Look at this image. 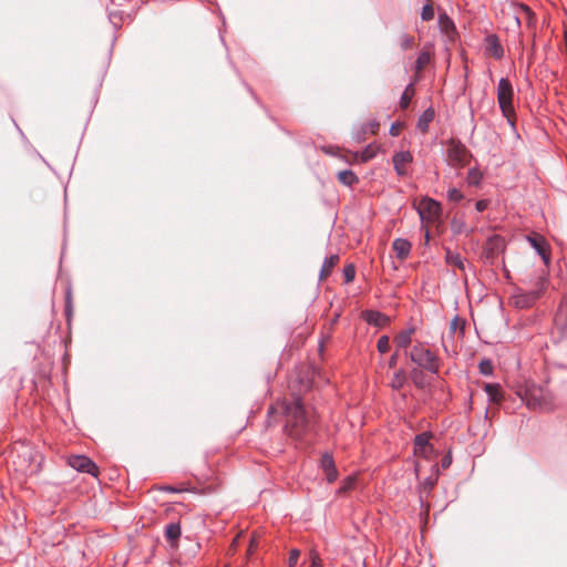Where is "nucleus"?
<instances>
[{"label":"nucleus","instance_id":"1","mask_svg":"<svg viewBox=\"0 0 567 567\" xmlns=\"http://www.w3.org/2000/svg\"><path fill=\"white\" fill-rule=\"evenodd\" d=\"M281 409L286 415L285 431L292 439H300L307 433L310 425V419L299 398L292 402H282Z\"/></svg>","mask_w":567,"mask_h":567},{"label":"nucleus","instance_id":"2","mask_svg":"<svg viewBox=\"0 0 567 567\" xmlns=\"http://www.w3.org/2000/svg\"><path fill=\"white\" fill-rule=\"evenodd\" d=\"M520 396L526 405L533 410L549 412L555 408L554 394L546 388L535 383H526Z\"/></svg>","mask_w":567,"mask_h":567},{"label":"nucleus","instance_id":"3","mask_svg":"<svg viewBox=\"0 0 567 567\" xmlns=\"http://www.w3.org/2000/svg\"><path fill=\"white\" fill-rule=\"evenodd\" d=\"M513 86L508 79H501L497 86V101L503 115L511 124H514L515 110L513 105Z\"/></svg>","mask_w":567,"mask_h":567},{"label":"nucleus","instance_id":"4","mask_svg":"<svg viewBox=\"0 0 567 567\" xmlns=\"http://www.w3.org/2000/svg\"><path fill=\"white\" fill-rule=\"evenodd\" d=\"M410 359L420 368H423L432 373H437L440 370L439 357L422 344H417L412 348L410 351Z\"/></svg>","mask_w":567,"mask_h":567},{"label":"nucleus","instance_id":"5","mask_svg":"<svg viewBox=\"0 0 567 567\" xmlns=\"http://www.w3.org/2000/svg\"><path fill=\"white\" fill-rule=\"evenodd\" d=\"M472 155L458 140H450L446 150L447 164L455 168H462L470 163Z\"/></svg>","mask_w":567,"mask_h":567},{"label":"nucleus","instance_id":"6","mask_svg":"<svg viewBox=\"0 0 567 567\" xmlns=\"http://www.w3.org/2000/svg\"><path fill=\"white\" fill-rule=\"evenodd\" d=\"M547 288V279L544 276H539L535 288L530 291H522L514 296V303L518 308H529L537 299L544 293Z\"/></svg>","mask_w":567,"mask_h":567},{"label":"nucleus","instance_id":"7","mask_svg":"<svg viewBox=\"0 0 567 567\" xmlns=\"http://www.w3.org/2000/svg\"><path fill=\"white\" fill-rule=\"evenodd\" d=\"M417 210L422 220L427 223L434 221L441 214L440 204L431 198H423L419 203Z\"/></svg>","mask_w":567,"mask_h":567},{"label":"nucleus","instance_id":"8","mask_svg":"<svg viewBox=\"0 0 567 567\" xmlns=\"http://www.w3.org/2000/svg\"><path fill=\"white\" fill-rule=\"evenodd\" d=\"M68 464L74 470L97 476L99 470L96 464L84 455H72L68 458Z\"/></svg>","mask_w":567,"mask_h":567},{"label":"nucleus","instance_id":"9","mask_svg":"<svg viewBox=\"0 0 567 567\" xmlns=\"http://www.w3.org/2000/svg\"><path fill=\"white\" fill-rule=\"evenodd\" d=\"M392 161L396 174L405 176L408 174L406 166L412 163L413 156L409 151H401L393 155Z\"/></svg>","mask_w":567,"mask_h":567},{"label":"nucleus","instance_id":"10","mask_svg":"<svg viewBox=\"0 0 567 567\" xmlns=\"http://www.w3.org/2000/svg\"><path fill=\"white\" fill-rule=\"evenodd\" d=\"M485 50L486 53L493 56L496 60H501L504 55L503 47L495 34H489L485 39Z\"/></svg>","mask_w":567,"mask_h":567},{"label":"nucleus","instance_id":"11","mask_svg":"<svg viewBox=\"0 0 567 567\" xmlns=\"http://www.w3.org/2000/svg\"><path fill=\"white\" fill-rule=\"evenodd\" d=\"M431 435L429 433H422L414 439V454L427 456V452L432 450L430 446Z\"/></svg>","mask_w":567,"mask_h":567},{"label":"nucleus","instance_id":"12","mask_svg":"<svg viewBox=\"0 0 567 567\" xmlns=\"http://www.w3.org/2000/svg\"><path fill=\"white\" fill-rule=\"evenodd\" d=\"M363 319L375 327H384L389 323V318L374 310H367L362 313Z\"/></svg>","mask_w":567,"mask_h":567},{"label":"nucleus","instance_id":"13","mask_svg":"<svg viewBox=\"0 0 567 567\" xmlns=\"http://www.w3.org/2000/svg\"><path fill=\"white\" fill-rule=\"evenodd\" d=\"M529 243L537 250V252L542 256L545 264L549 262V251L547 249V244L542 236L529 237Z\"/></svg>","mask_w":567,"mask_h":567},{"label":"nucleus","instance_id":"14","mask_svg":"<svg viewBox=\"0 0 567 567\" xmlns=\"http://www.w3.org/2000/svg\"><path fill=\"white\" fill-rule=\"evenodd\" d=\"M411 247V243L403 238H398L393 241V250L401 260H404L409 256Z\"/></svg>","mask_w":567,"mask_h":567},{"label":"nucleus","instance_id":"15","mask_svg":"<svg viewBox=\"0 0 567 567\" xmlns=\"http://www.w3.org/2000/svg\"><path fill=\"white\" fill-rule=\"evenodd\" d=\"M340 260L339 255H331L328 257L321 267L319 279L320 281L326 280L332 272V269L338 265Z\"/></svg>","mask_w":567,"mask_h":567},{"label":"nucleus","instance_id":"16","mask_svg":"<svg viewBox=\"0 0 567 567\" xmlns=\"http://www.w3.org/2000/svg\"><path fill=\"white\" fill-rule=\"evenodd\" d=\"M337 179L340 184L349 187L359 183V177L350 169L340 171L337 174Z\"/></svg>","mask_w":567,"mask_h":567},{"label":"nucleus","instance_id":"17","mask_svg":"<svg viewBox=\"0 0 567 567\" xmlns=\"http://www.w3.org/2000/svg\"><path fill=\"white\" fill-rule=\"evenodd\" d=\"M434 110L427 109L425 110L422 115L419 117L416 127L423 133H427L429 124L434 120Z\"/></svg>","mask_w":567,"mask_h":567},{"label":"nucleus","instance_id":"18","mask_svg":"<svg viewBox=\"0 0 567 567\" xmlns=\"http://www.w3.org/2000/svg\"><path fill=\"white\" fill-rule=\"evenodd\" d=\"M485 392L494 403H499L503 400L502 388L497 383H486L484 386Z\"/></svg>","mask_w":567,"mask_h":567},{"label":"nucleus","instance_id":"19","mask_svg":"<svg viewBox=\"0 0 567 567\" xmlns=\"http://www.w3.org/2000/svg\"><path fill=\"white\" fill-rule=\"evenodd\" d=\"M514 19L517 25H520L522 19H524L528 24H530L532 20L534 19V14L527 6L519 4L518 11L516 12Z\"/></svg>","mask_w":567,"mask_h":567},{"label":"nucleus","instance_id":"20","mask_svg":"<svg viewBox=\"0 0 567 567\" xmlns=\"http://www.w3.org/2000/svg\"><path fill=\"white\" fill-rule=\"evenodd\" d=\"M413 332H414L413 329L401 331L394 338V342H395L396 347L404 348V349L408 348L412 341Z\"/></svg>","mask_w":567,"mask_h":567},{"label":"nucleus","instance_id":"21","mask_svg":"<svg viewBox=\"0 0 567 567\" xmlns=\"http://www.w3.org/2000/svg\"><path fill=\"white\" fill-rule=\"evenodd\" d=\"M445 260L449 265L454 266L461 270H464V259L456 252L447 249L445 254Z\"/></svg>","mask_w":567,"mask_h":567},{"label":"nucleus","instance_id":"22","mask_svg":"<svg viewBox=\"0 0 567 567\" xmlns=\"http://www.w3.org/2000/svg\"><path fill=\"white\" fill-rule=\"evenodd\" d=\"M414 94H415L414 84H413V83H410V84L405 87V90H404V92H403V94H402V96H401V100H400V107H401V109H403V110L408 109V107H409V105H410L411 100H412V99H413V96H414Z\"/></svg>","mask_w":567,"mask_h":567},{"label":"nucleus","instance_id":"23","mask_svg":"<svg viewBox=\"0 0 567 567\" xmlns=\"http://www.w3.org/2000/svg\"><path fill=\"white\" fill-rule=\"evenodd\" d=\"M410 377L417 388H425L429 383L424 372L421 369H413L410 373Z\"/></svg>","mask_w":567,"mask_h":567},{"label":"nucleus","instance_id":"24","mask_svg":"<svg viewBox=\"0 0 567 567\" xmlns=\"http://www.w3.org/2000/svg\"><path fill=\"white\" fill-rule=\"evenodd\" d=\"M555 324L564 336L567 330V308H560L555 317Z\"/></svg>","mask_w":567,"mask_h":567},{"label":"nucleus","instance_id":"25","mask_svg":"<svg viewBox=\"0 0 567 567\" xmlns=\"http://www.w3.org/2000/svg\"><path fill=\"white\" fill-rule=\"evenodd\" d=\"M439 24L442 31H444L445 33H450L451 31L455 30L454 22L445 12L440 13Z\"/></svg>","mask_w":567,"mask_h":567},{"label":"nucleus","instance_id":"26","mask_svg":"<svg viewBox=\"0 0 567 567\" xmlns=\"http://www.w3.org/2000/svg\"><path fill=\"white\" fill-rule=\"evenodd\" d=\"M465 329V320L460 317H454L450 323V331L452 333H458L460 337H463Z\"/></svg>","mask_w":567,"mask_h":567},{"label":"nucleus","instance_id":"27","mask_svg":"<svg viewBox=\"0 0 567 567\" xmlns=\"http://www.w3.org/2000/svg\"><path fill=\"white\" fill-rule=\"evenodd\" d=\"M167 539L175 543L181 536V527L177 524H169L165 529Z\"/></svg>","mask_w":567,"mask_h":567},{"label":"nucleus","instance_id":"28","mask_svg":"<svg viewBox=\"0 0 567 567\" xmlns=\"http://www.w3.org/2000/svg\"><path fill=\"white\" fill-rule=\"evenodd\" d=\"M405 381H406L405 372L400 369L394 373L392 381H391V386L395 390H399L404 385Z\"/></svg>","mask_w":567,"mask_h":567},{"label":"nucleus","instance_id":"29","mask_svg":"<svg viewBox=\"0 0 567 567\" xmlns=\"http://www.w3.org/2000/svg\"><path fill=\"white\" fill-rule=\"evenodd\" d=\"M483 174L477 168H471L467 173L466 181L472 186H477L481 183Z\"/></svg>","mask_w":567,"mask_h":567},{"label":"nucleus","instance_id":"30","mask_svg":"<svg viewBox=\"0 0 567 567\" xmlns=\"http://www.w3.org/2000/svg\"><path fill=\"white\" fill-rule=\"evenodd\" d=\"M399 42H400V48L403 51L410 50V49H412L414 47V37L410 35L408 33H403L400 37Z\"/></svg>","mask_w":567,"mask_h":567},{"label":"nucleus","instance_id":"31","mask_svg":"<svg viewBox=\"0 0 567 567\" xmlns=\"http://www.w3.org/2000/svg\"><path fill=\"white\" fill-rule=\"evenodd\" d=\"M430 61H431L430 52H422L415 62L416 71L417 72L422 71L430 63Z\"/></svg>","mask_w":567,"mask_h":567},{"label":"nucleus","instance_id":"32","mask_svg":"<svg viewBox=\"0 0 567 567\" xmlns=\"http://www.w3.org/2000/svg\"><path fill=\"white\" fill-rule=\"evenodd\" d=\"M377 155V148L369 145L363 152L360 153V162L367 163Z\"/></svg>","mask_w":567,"mask_h":567},{"label":"nucleus","instance_id":"33","mask_svg":"<svg viewBox=\"0 0 567 567\" xmlns=\"http://www.w3.org/2000/svg\"><path fill=\"white\" fill-rule=\"evenodd\" d=\"M377 348L379 350V352L381 353H385L389 351L390 349V339L388 336H382L379 338L378 340V343H377Z\"/></svg>","mask_w":567,"mask_h":567},{"label":"nucleus","instance_id":"34","mask_svg":"<svg viewBox=\"0 0 567 567\" xmlns=\"http://www.w3.org/2000/svg\"><path fill=\"white\" fill-rule=\"evenodd\" d=\"M478 369L484 375H491L493 373V364L489 360H482L478 364Z\"/></svg>","mask_w":567,"mask_h":567},{"label":"nucleus","instance_id":"35","mask_svg":"<svg viewBox=\"0 0 567 567\" xmlns=\"http://www.w3.org/2000/svg\"><path fill=\"white\" fill-rule=\"evenodd\" d=\"M344 281L347 284L352 282L355 277V268L353 265H348L343 269Z\"/></svg>","mask_w":567,"mask_h":567},{"label":"nucleus","instance_id":"36","mask_svg":"<svg viewBox=\"0 0 567 567\" xmlns=\"http://www.w3.org/2000/svg\"><path fill=\"white\" fill-rule=\"evenodd\" d=\"M421 17L424 21H430L434 18V9L431 3H427L423 7Z\"/></svg>","mask_w":567,"mask_h":567},{"label":"nucleus","instance_id":"37","mask_svg":"<svg viewBox=\"0 0 567 567\" xmlns=\"http://www.w3.org/2000/svg\"><path fill=\"white\" fill-rule=\"evenodd\" d=\"M321 467L324 472L330 471L331 468L334 467V462L331 455L324 454L321 457Z\"/></svg>","mask_w":567,"mask_h":567},{"label":"nucleus","instance_id":"38","mask_svg":"<svg viewBox=\"0 0 567 567\" xmlns=\"http://www.w3.org/2000/svg\"><path fill=\"white\" fill-rule=\"evenodd\" d=\"M447 197L450 200L457 203L463 199V194L457 188H451L447 192Z\"/></svg>","mask_w":567,"mask_h":567},{"label":"nucleus","instance_id":"39","mask_svg":"<svg viewBox=\"0 0 567 567\" xmlns=\"http://www.w3.org/2000/svg\"><path fill=\"white\" fill-rule=\"evenodd\" d=\"M300 557V551L298 549H292L289 554L288 565L289 567H296L298 559Z\"/></svg>","mask_w":567,"mask_h":567},{"label":"nucleus","instance_id":"40","mask_svg":"<svg viewBox=\"0 0 567 567\" xmlns=\"http://www.w3.org/2000/svg\"><path fill=\"white\" fill-rule=\"evenodd\" d=\"M354 482H355V481H354V478H353V477H348V478L343 482L342 486L339 488L338 493H339V494H343V493L348 492L349 489H351V488H352V486L354 485Z\"/></svg>","mask_w":567,"mask_h":567},{"label":"nucleus","instance_id":"41","mask_svg":"<svg viewBox=\"0 0 567 567\" xmlns=\"http://www.w3.org/2000/svg\"><path fill=\"white\" fill-rule=\"evenodd\" d=\"M403 124L400 122L393 123L390 127V134L392 136H398L401 133Z\"/></svg>","mask_w":567,"mask_h":567},{"label":"nucleus","instance_id":"42","mask_svg":"<svg viewBox=\"0 0 567 567\" xmlns=\"http://www.w3.org/2000/svg\"><path fill=\"white\" fill-rule=\"evenodd\" d=\"M257 545H258V538L256 535H252L250 543H249L248 550H247L248 556H250L255 551V549L257 548Z\"/></svg>","mask_w":567,"mask_h":567},{"label":"nucleus","instance_id":"43","mask_svg":"<svg viewBox=\"0 0 567 567\" xmlns=\"http://www.w3.org/2000/svg\"><path fill=\"white\" fill-rule=\"evenodd\" d=\"M324 473L327 475V480H328L329 483L334 482L337 476H338V472L336 470V466L333 468H331L330 471H327Z\"/></svg>","mask_w":567,"mask_h":567},{"label":"nucleus","instance_id":"44","mask_svg":"<svg viewBox=\"0 0 567 567\" xmlns=\"http://www.w3.org/2000/svg\"><path fill=\"white\" fill-rule=\"evenodd\" d=\"M241 536V533H239L231 542L230 546H229V549H228V553L229 554H235L236 549H237V546H238V539L239 537Z\"/></svg>","mask_w":567,"mask_h":567},{"label":"nucleus","instance_id":"45","mask_svg":"<svg viewBox=\"0 0 567 567\" xmlns=\"http://www.w3.org/2000/svg\"><path fill=\"white\" fill-rule=\"evenodd\" d=\"M367 130H369L372 134H377L379 130V123L375 121H371L367 124Z\"/></svg>","mask_w":567,"mask_h":567},{"label":"nucleus","instance_id":"46","mask_svg":"<svg viewBox=\"0 0 567 567\" xmlns=\"http://www.w3.org/2000/svg\"><path fill=\"white\" fill-rule=\"evenodd\" d=\"M349 163L360 162L359 153H350L349 156L346 157Z\"/></svg>","mask_w":567,"mask_h":567},{"label":"nucleus","instance_id":"47","mask_svg":"<svg viewBox=\"0 0 567 567\" xmlns=\"http://www.w3.org/2000/svg\"><path fill=\"white\" fill-rule=\"evenodd\" d=\"M487 205H488L487 200L482 199L476 203L475 207H476L477 212H483L487 208Z\"/></svg>","mask_w":567,"mask_h":567},{"label":"nucleus","instance_id":"48","mask_svg":"<svg viewBox=\"0 0 567 567\" xmlns=\"http://www.w3.org/2000/svg\"><path fill=\"white\" fill-rule=\"evenodd\" d=\"M311 567H321V559L316 553H312Z\"/></svg>","mask_w":567,"mask_h":567},{"label":"nucleus","instance_id":"49","mask_svg":"<svg viewBox=\"0 0 567 567\" xmlns=\"http://www.w3.org/2000/svg\"><path fill=\"white\" fill-rule=\"evenodd\" d=\"M396 362H398V352L392 354V357L390 358L389 368H391V369L394 368L396 365Z\"/></svg>","mask_w":567,"mask_h":567},{"label":"nucleus","instance_id":"50","mask_svg":"<svg viewBox=\"0 0 567 567\" xmlns=\"http://www.w3.org/2000/svg\"><path fill=\"white\" fill-rule=\"evenodd\" d=\"M163 489H165V491H169V492H175V488H173V487H169V486H167V487H164Z\"/></svg>","mask_w":567,"mask_h":567},{"label":"nucleus","instance_id":"51","mask_svg":"<svg viewBox=\"0 0 567 567\" xmlns=\"http://www.w3.org/2000/svg\"><path fill=\"white\" fill-rule=\"evenodd\" d=\"M446 465H449V462L444 461L443 466H446Z\"/></svg>","mask_w":567,"mask_h":567},{"label":"nucleus","instance_id":"52","mask_svg":"<svg viewBox=\"0 0 567 567\" xmlns=\"http://www.w3.org/2000/svg\"><path fill=\"white\" fill-rule=\"evenodd\" d=\"M446 465H449V462L444 461L443 466H446Z\"/></svg>","mask_w":567,"mask_h":567}]
</instances>
